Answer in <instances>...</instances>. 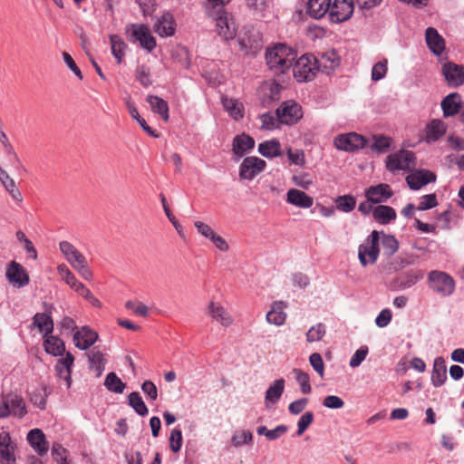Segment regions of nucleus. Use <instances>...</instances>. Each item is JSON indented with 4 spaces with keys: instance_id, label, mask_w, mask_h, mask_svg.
Listing matches in <instances>:
<instances>
[{
    "instance_id": "nucleus-1",
    "label": "nucleus",
    "mask_w": 464,
    "mask_h": 464,
    "mask_svg": "<svg viewBox=\"0 0 464 464\" xmlns=\"http://www.w3.org/2000/svg\"><path fill=\"white\" fill-rule=\"evenodd\" d=\"M230 0H206L207 16L215 24V32L225 41L232 40L237 35V25L233 16L225 6Z\"/></svg>"
},
{
    "instance_id": "nucleus-2",
    "label": "nucleus",
    "mask_w": 464,
    "mask_h": 464,
    "mask_svg": "<svg viewBox=\"0 0 464 464\" xmlns=\"http://www.w3.org/2000/svg\"><path fill=\"white\" fill-rule=\"evenodd\" d=\"M295 58V52L285 44H275L266 52V64L275 74L285 73L293 66Z\"/></svg>"
},
{
    "instance_id": "nucleus-3",
    "label": "nucleus",
    "mask_w": 464,
    "mask_h": 464,
    "mask_svg": "<svg viewBox=\"0 0 464 464\" xmlns=\"http://www.w3.org/2000/svg\"><path fill=\"white\" fill-rule=\"evenodd\" d=\"M26 414V404L20 394L8 392L0 398V419L8 416L23 419Z\"/></svg>"
},
{
    "instance_id": "nucleus-4",
    "label": "nucleus",
    "mask_w": 464,
    "mask_h": 464,
    "mask_svg": "<svg viewBox=\"0 0 464 464\" xmlns=\"http://www.w3.org/2000/svg\"><path fill=\"white\" fill-rule=\"evenodd\" d=\"M379 241V232L373 230L358 246V258L362 266L365 267L376 263L380 254Z\"/></svg>"
},
{
    "instance_id": "nucleus-5",
    "label": "nucleus",
    "mask_w": 464,
    "mask_h": 464,
    "mask_svg": "<svg viewBox=\"0 0 464 464\" xmlns=\"http://www.w3.org/2000/svg\"><path fill=\"white\" fill-rule=\"evenodd\" d=\"M428 286L441 296H449L455 290V281L445 272L432 270L428 275Z\"/></svg>"
},
{
    "instance_id": "nucleus-6",
    "label": "nucleus",
    "mask_w": 464,
    "mask_h": 464,
    "mask_svg": "<svg viewBox=\"0 0 464 464\" xmlns=\"http://www.w3.org/2000/svg\"><path fill=\"white\" fill-rule=\"evenodd\" d=\"M129 41L139 43L140 47L148 52H152L157 45L155 38L151 35L147 25L142 24H132L127 27Z\"/></svg>"
},
{
    "instance_id": "nucleus-7",
    "label": "nucleus",
    "mask_w": 464,
    "mask_h": 464,
    "mask_svg": "<svg viewBox=\"0 0 464 464\" xmlns=\"http://www.w3.org/2000/svg\"><path fill=\"white\" fill-rule=\"evenodd\" d=\"M317 71L316 58L309 54L302 55L293 65L294 76L299 82L313 80Z\"/></svg>"
},
{
    "instance_id": "nucleus-8",
    "label": "nucleus",
    "mask_w": 464,
    "mask_h": 464,
    "mask_svg": "<svg viewBox=\"0 0 464 464\" xmlns=\"http://www.w3.org/2000/svg\"><path fill=\"white\" fill-rule=\"evenodd\" d=\"M415 160L416 158L412 151L402 150L387 157L386 168L392 172L397 170L410 171L415 168Z\"/></svg>"
},
{
    "instance_id": "nucleus-9",
    "label": "nucleus",
    "mask_w": 464,
    "mask_h": 464,
    "mask_svg": "<svg viewBox=\"0 0 464 464\" xmlns=\"http://www.w3.org/2000/svg\"><path fill=\"white\" fill-rule=\"evenodd\" d=\"M276 114L280 123L292 125L303 117V111L301 105L297 102L286 101L276 109Z\"/></svg>"
},
{
    "instance_id": "nucleus-10",
    "label": "nucleus",
    "mask_w": 464,
    "mask_h": 464,
    "mask_svg": "<svg viewBox=\"0 0 464 464\" xmlns=\"http://www.w3.org/2000/svg\"><path fill=\"white\" fill-rule=\"evenodd\" d=\"M354 0H334L330 7L329 16L334 23H342L348 20L354 9Z\"/></svg>"
},
{
    "instance_id": "nucleus-11",
    "label": "nucleus",
    "mask_w": 464,
    "mask_h": 464,
    "mask_svg": "<svg viewBox=\"0 0 464 464\" xmlns=\"http://www.w3.org/2000/svg\"><path fill=\"white\" fill-rule=\"evenodd\" d=\"M266 163L257 157H246L239 168V177L242 179L252 180L266 169Z\"/></svg>"
},
{
    "instance_id": "nucleus-12",
    "label": "nucleus",
    "mask_w": 464,
    "mask_h": 464,
    "mask_svg": "<svg viewBox=\"0 0 464 464\" xmlns=\"http://www.w3.org/2000/svg\"><path fill=\"white\" fill-rule=\"evenodd\" d=\"M366 140L363 136L355 132L338 135L334 140L337 149L345 151H353L365 146Z\"/></svg>"
},
{
    "instance_id": "nucleus-13",
    "label": "nucleus",
    "mask_w": 464,
    "mask_h": 464,
    "mask_svg": "<svg viewBox=\"0 0 464 464\" xmlns=\"http://www.w3.org/2000/svg\"><path fill=\"white\" fill-rule=\"evenodd\" d=\"M5 276L10 284L18 287L26 285L30 281L28 273L15 261L8 264Z\"/></svg>"
},
{
    "instance_id": "nucleus-14",
    "label": "nucleus",
    "mask_w": 464,
    "mask_h": 464,
    "mask_svg": "<svg viewBox=\"0 0 464 464\" xmlns=\"http://www.w3.org/2000/svg\"><path fill=\"white\" fill-rule=\"evenodd\" d=\"M442 74L448 85L459 87L464 82V66L448 62L442 66Z\"/></svg>"
},
{
    "instance_id": "nucleus-15",
    "label": "nucleus",
    "mask_w": 464,
    "mask_h": 464,
    "mask_svg": "<svg viewBox=\"0 0 464 464\" xmlns=\"http://www.w3.org/2000/svg\"><path fill=\"white\" fill-rule=\"evenodd\" d=\"M436 175L428 169H418L412 171L406 177V181L411 189L417 190L423 186L434 182Z\"/></svg>"
},
{
    "instance_id": "nucleus-16",
    "label": "nucleus",
    "mask_w": 464,
    "mask_h": 464,
    "mask_svg": "<svg viewBox=\"0 0 464 464\" xmlns=\"http://www.w3.org/2000/svg\"><path fill=\"white\" fill-rule=\"evenodd\" d=\"M315 58L318 71L325 74H330L340 64V58L334 50H328Z\"/></svg>"
},
{
    "instance_id": "nucleus-17",
    "label": "nucleus",
    "mask_w": 464,
    "mask_h": 464,
    "mask_svg": "<svg viewBox=\"0 0 464 464\" xmlns=\"http://www.w3.org/2000/svg\"><path fill=\"white\" fill-rule=\"evenodd\" d=\"M97 339L98 334L88 326H83L73 334V343L81 350L89 349Z\"/></svg>"
},
{
    "instance_id": "nucleus-18",
    "label": "nucleus",
    "mask_w": 464,
    "mask_h": 464,
    "mask_svg": "<svg viewBox=\"0 0 464 464\" xmlns=\"http://www.w3.org/2000/svg\"><path fill=\"white\" fill-rule=\"evenodd\" d=\"M208 314L224 327L230 326L234 320L228 311L219 303L210 302L207 307Z\"/></svg>"
},
{
    "instance_id": "nucleus-19",
    "label": "nucleus",
    "mask_w": 464,
    "mask_h": 464,
    "mask_svg": "<svg viewBox=\"0 0 464 464\" xmlns=\"http://www.w3.org/2000/svg\"><path fill=\"white\" fill-rule=\"evenodd\" d=\"M393 192L388 184H379L371 186L365 190L366 198L374 204L387 201Z\"/></svg>"
},
{
    "instance_id": "nucleus-20",
    "label": "nucleus",
    "mask_w": 464,
    "mask_h": 464,
    "mask_svg": "<svg viewBox=\"0 0 464 464\" xmlns=\"http://www.w3.org/2000/svg\"><path fill=\"white\" fill-rule=\"evenodd\" d=\"M59 248L73 269L87 260L86 257L68 241L60 242Z\"/></svg>"
},
{
    "instance_id": "nucleus-21",
    "label": "nucleus",
    "mask_w": 464,
    "mask_h": 464,
    "mask_svg": "<svg viewBox=\"0 0 464 464\" xmlns=\"http://www.w3.org/2000/svg\"><path fill=\"white\" fill-rule=\"evenodd\" d=\"M29 444L40 456L47 453L49 443L46 440L45 435L40 429L31 430L26 437Z\"/></svg>"
},
{
    "instance_id": "nucleus-22",
    "label": "nucleus",
    "mask_w": 464,
    "mask_h": 464,
    "mask_svg": "<svg viewBox=\"0 0 464 464\" xmlns=\"http://www.w3.org/2000/svg\"><path fill=\"white\" fill-rule=\"evenodd\" d=\"M444 118L455 116L461 110V96L458 92H452L443 98L440 102Z\"/></svg>"
},
{
    "instance_id": "nucleus-23",
    "label": "nucleus",
    "mask_w": 464,
    "mask_h": 464,
    "mask_svg": "<svg viewBox=\"0 0 464 464\" xmlns=\"http://www.w3.org/2000/svg\"><path fill=\"white\" fill-rule=\"evenodd\" d=\"M446 131V123L441 120L433 119L426 125L424 140L428 143L435 142L444 136Z\"/></svg>"
},
{
    "instance_id": "nucleus-24",
    "label": "nucleus",
    "mask_w": 464,
    "mask_h": 464,
    "mask_svg": "<svg viewBox=\"0 0 464 464\" xmlns=\"http://www.w3.org/2000/svg\"><path fill=\"white\" fill-rule=\"evenodd\" d=\"M425 40L429 49L436 55H440L445 49V41L433 27H428L425 32Z\"/></svg>"
},
{
    "instance_id": "nucleus-25",
    "label": "nucleus",
    "mask_w": 464,
    "mask_h": 464,
    "mask_svg": "<svg viewBox=\"0 0 464 464\" xmlns=\"http://www.w3.org/2000/svg\"><path fill=\"white\" fill-rule=\"evenodd\" d=\"M286 307L287 304L285 302H274L271 309L266 314V321L269 324H273L278 326L283 325L286 319V314L284 311Z\"/></svg>"
},
{
    "instance_id": "nucleus-26",
    "label": "nucleus",
    "mask_w": 464,
    "mask_h": 464,
    "mask_svg": "<svg viewBox=\"0 0 464 464\" xmlns=\"http://www.w3.org/2000/svg\"><path fill=\"white\" fill-rule=\"evenodd\" d=\"M74 357L72 353H67L66 356L59 360L55 366L57 375L59 378L63 379L66 382L67 388H70L72 383V366L73 364Z\"/></svg>"
},
{
    "instance_id": "nucleus-27",
    "label": "nucleus",
    "mask_w": 464,
    "mask_h": 464,
    "mask_svg": "<svg viewBox=\"0 0 464 464\" xmlns=\"http://www.w3.org/2000/svg\"><path fill=\"white\" fill-rule=\"evenodd\" d=\"M286 201L294 206L308 208L312 207L314 203V199L312 197L305 194L304 191H301L296 188H291L287 191Z\"/></svg>"
},
{
    "instance_id": "nucleus-28",
    "label": "nucleus",
    "mask_w": 464,
    "mask_h": 464,
    "mask_svg": "<svg viewBox=\"0 0 464 464\" xmlns=\"http://www.w3.org/2000/svg\"><path fill=\"white\" fill-rule=\"evenodd\" d=\"M330 7L331 0H308L307 14L314 19H320L330 13Z\"/></svg>"
},
{
    "instance_id": "nucleus-29",
    "label": "nucleus",
    "mask_w": 464,
    "mask_h": 464,
    "mask_svg": "<svg viewBox=\"0 0 464 464\" xmlns=\"http://www.w3.org/2000/svg\"><path fill=\"white\" fill-rule=\"evenodd\" d=\"M155 32L161 37L171 36L175 33V23L170 14H164L154 25Z\"/></svg>"
},
{
    "instance_id": "nucleus-30",
    "label": "nucleus",
    "mask_w": 464,
    "mask_h": 464,
    "mask_svg": "<svg viewBox=\"0 0 464 464\" xmlns=\"http://www.w3.org/2000/svg\"><path fill=\"white\" fill-rule=\"evenodd\" d=\"M87 356L90 362V369L96 373L97 377H100L106 364L104 353L97 348H93L88 352Z\"/></svg>"
},
{
    "instance_id": "nucleus-31",
    "label": "nucleus",
    "mask_w": 464,
    "mask_h": 464,
    "mask_svg": "<svg viewBox=\"0 0 464 464\" xmlns=\"http://www.w3.org/2000/svg\"><path fill=\"white\" fill-rule=\"evenodd\" d=\"M254 147L255 140L247 134L237 135L233 140V152L238 156H243Z\"/></svg>"
},
{
    "instance_id": "nucleus-32",
    "label": "nucleus",
    "mask_w": 464,
    "mask_h": 464,
    "mask_svg": "<svg viewBox=\"0 0 464 464\" xmlns=\"http://www.w3.org/2000/svg\"><path fill=\"white\" fill-rule=\"evenodd\" d=\"M222 105L225 111L234 120L238 121L244 117V106L242 102H240L238 100L228 97H223Z\"/></svg>"
},
{
    "instance_id": "nucleus-33",
    "label": "nucleus",
    "mask_w": 464,
    "mask_h": 464,
    "mask_svg": "<svg viewBox=\"0 0 464 464\" xmlns=\"http://www.w3.org/2000/svg\"><path fill=\"white\" fill-rule=\"evenodd\" d=\"M447 379L446 362L443 358L438 357L433 363L431 382L434 386H441Z\"/></svg>"
},
{
    "instance_id": "nucleus-34",
    "label": "nucleus",
    "mask_w": 464,
    "mask_h": 464,
    "mask_svg": "<svg viewBox=\"0 0 464 464\" xmlns=\"http://www.w3.org/2000/svg\"><path fill=\"white\" fill-rule=\"evenodd\" d=\"M146 101L154 113L160 114L164 121H169V105L165 100L155 95H149Z\"/></svg>"
},
{
    "instance_id": "nucleus-35",
    "label": "nucleus",
    "mask_w": 464,
    "mask_h": 464,
    "mask_svg": "<svg viewBox=\"0 0 464 464\" xmlns=\"http://www.w3.org/2000/svg\"><path fill=\"white\" fill-rule=\"evenodd\" d=\"M372 216L377 222L388 224L396 218V212L390 206L379 205L373 208Z\"/></svg>"
},
{
    "instance_id": "nucleus-36",
    "label": "nucleus",
    "mask_w": 464,
    "mask_h": 464,
    "mask_svg": "<svg viewBox=\"0 0 464 464\" xmlns=\"http://www.w3.org/2000/svg\"><path fill=\"white\" fill-rule=\"evenodd\" d=\"M33 324L41 333L44 334V336L51 334L53 330V319L51 315L46 313L35 314L33 318Z\"/></svg>"
},
{
    "instance_id": "nucleus-37",
    "label": "nucleus",
    "mask_w": 464,
    "mask_h": 464,
    "mask_svg": "<svg viewBox=\"0 0 464 464\" xmlns=\"http://www.w3.org/2000/svg\"><path fill=\"white\" fill-rule=\"evenodd\" d=\"M0 180L11 197L15 201L22 202L23 197L20 190L16 188L14 180L2 168H0Z\"/></svg>"
},
{
    "instance_id": "nucleus-38",
    "label": "nucleus",
    "mask_w": 464,
    "mask_h": 464,
    "mask_svg": "<svg viewBox=\"0 0 464 464\" xmlns=\"http://www.w3.org/2000/svg\"><path fill=\"white\" fill-rule=\"evenodd\" d=\"M44 338V345L46 353L58 356L65 351L64 343L60 338L48 334Z\"/></svg>"
},
{
    "instance_id": "nucleus-39",
    "label": "nucleus",
    "mask_w": 464,
    "mask_h": 464,
    "mask_svg": "<svg viewBox=\"0 0 464 464\" xmlns=\"http://www.w3.org/2000/svg\"><path fill=\"white\" fill-rule=\"evenodd\" d=\"M258 151L266 158H275L281 153V144L277 140H266L258 145Z\"/></svg>"
},
{
    "instance_id": "nucleus-40",
    "label": "nucleus",
    "mask_w": 464,
    "mask_h": 464,
    "mask_svg": "<svg viewBox=\"0 0 464 464\" xmlns=\"http://www.w3.org/2000/svg\"><path fill=\"white\" fill-rule=\"evenodd\" d=\"M285 380H276L266 392V401L276 403L281 398L285 390Z\"/></svg>"
},
{
    "instance_id": "nucleus-41",
    "label": "nucleus",
    "mask_w": 464,
    "mask_h": 464,
    "mask_svg": "<svg viewBox=\"0 0 464 464\" xmlns=\"http://www.w3.org/2000/svg\"><path fill=\"white\" fill-rule=\"evenodd\" d=\"M129 405L140 416H146L149 410L138 392H132L128 396Z\"/></svg>"
},
{
    "instance_id": "nucleus-42",
    "label": "nucleus",
    "mask_w": 464,
    "mask_h": 464,
    "mask_svg": "<svg viewBox=\"0 0 464 464\" xmlns=\"http://www.w3.org/2000/svg\"><path fill=\"white\" fill-rule=\"evenodd\" d=\"M423 277V273L421 271H409L403 275H401L398 278L399 286L401 288H409L414 285L419 280Z\"/></svg>"
},
{
    "instance_id": "nucleus-43",
    "label": "nucleus",
    "mask_w": 464,
    "mask_h": 464,
    "mask_svg": "<svg viewBox=\"0 0 464 464\" xmlns=\"http://www.w3.org/2000/svg\"><path fill=\"white\" fill-rule=\"evenodd\" d=\"M110 41L111 46V53L113 56L116 58L118 63H121L124 57V50L126 48V44L122 41V39L116 34L111 35Z\"/></svg>"
},
{
    "instance_id": "nucleus-44",
    "label": "nucleus",
    "mask_w": 464,
    "mask_h": 464,
    "mask_svg": "<svg viewBox=\"0 0 464 464\" xmlns=\"http://www.w3.org/2000/svg\"><path fill=\"white\" fill-rule=\"evenodd\" d=\"M104 385L109 391L115 393H122L126 387V384L114 372L107 374Z\"/></svg>"
},
{
    "instance_id": "nucleus-45",
    "label": "nucleus",
    "mask_w": 464,
    "mask_h": 464,
    "mask_svg": "<svg viewBox=\"0 0 464 464\" xmlns=\"http://www.w3.org/2000/svg\"><path fill=\"white\" fill-rule=\"evenodd\" d=\"M57 272L61 279L73 290L76 288V285L81 283L65 264L59 265L57 266Z\"/></svg>"
},
{
    "instance_id": "nucleus-46",
    "label": "nucleus",
    "mask_w": 464,
    "mask_h": 464,
    "mask_svg": "<svg viewBox=\"0 0 464 464\" xmlns=\"http://www.w3.org/2000/svg\"><path fill=\"white\" fill-rule=\"evenodd\" d=\"M336 208L343 212H351L356 206V199L352 195L339 196L335 199Z\"/></svg>"
},
{
    "instance_id": "nucleus-47",
    "label": "nucleus",
    "mask_w": 464,
    "mask_h": 464,
    "mask_svg": "<svg viewBox=\"0 0 464 464\" xmlns=\"http://www.w3.org/2000/svg\"><path fill=\"white\" fill-rule=\"evenodd\" d=\"M293 373L296 382L299 383L301 392L304 394H308L311 392V384H310V377L308 373L304 372L301 369L295 368L293 370Z\"/></svg>"
},
{
    "instance_id": "nucleus-48",
    "label": "nucleus",
    "mask_w": 464,
    "mask_h": 464,
    "mask_svg": "<svg viewBox=\"0 0 464 464\" xmlns=\"http://www.w3.org/2000/svg\"><path fill=\"white\" fill-rule=\"evenodd\" d=\"M392 139L382 135L373 137L372 149L379 153L387 152L391 147Z\"/></svg>"
},
{
    "instance_id": "nucleus-49",
    "label": "nucleus",
    "mask_w": 464,
    "mask_h": 464,
    "mask_svg": "<svg viewBox=\"0 0 464 464\" xmlns=\"http://www.w3.org/2000/svg\"><path fill=\"white\" fill-rule=\"evenodd\" d=\"M325 332V325L322 323H319L308 330L306 333V340L309 343L320 341L324 336Z\"/></svg>"
},
{
    "instance_id": "nucleus-50",
    "label": "nucleus",
    "mask_w": 464,
    "mask_h": 464,
    "mask_svg": "<svg viewBox=\"0 0 464 464\" xmlns=\"http://www.w3.org/2000/svg\"><path fill=\"white\" fill-rule=\"evenodd\" d=\"M136 79L144 86L152 84L150 69L146 65H140L135 71Z\"/></svg>"
},
{
    "instance_id": "nucleus-51",
    "label": "nucleus",
    "mask_w": 464,
    "mask_h": 464,
    "mask_svg": "<svg viewBox=\"0 0 464 464\" xmlns=\"http://www.w3.org/2000/svg\"><path fill=\"white\" fill-rule=\"evenodd\" d=\"M388 71V61L382 59L376 63L372 69V80L374 82L380 81L386 75Z\"/></svg>"
},
{
    "instance_id": "nucleus-52",
    "label": "nucleus",
    "mask_w": 464,
    "mask_h": 464,
    "mask_svg": "<svg viewBox=\"0 0 464 464\" xmlns=\"http://www.w3.org/2000/svg\"><path fill=\"white\" fill-rule=\"evenodd\" d=\"M382 244L383 246L384 253L389 256H392L395 252H397L399 248V243L397 239L391 235H384L382 237Z\"/></svg>"
},
{
    "instance_id": "nucleus-53",
    "label": "nucleus",
    "mask_w": 464,
    "mask_h": 464,
    "mask_svg": "<svg viewBox=\"0 0 464 464\" xmlns=\"http://www.w3.org/2000/svg\"><path fill=\"white\" fill-rule=\"evenodd\" d=\"M169 440L170 450L175 453L179 452L183 441L181 430L178 428L173 429L170 432Z\"/></svg>"
},
{
    "instance_id": "nucleus-54",
    "label": "nucleus",
    "mask_w": 464,
    "mask_h": 464,
    "mask_svg": "<svg viewBox=\"0 0 464 464\" xmlns=\"http://www.w3.org/2000/svg\"><path fill=\"white\" fill-rule=\"evenodd\" d=\"M253 440V435L249 430H239L235 432L232 437V443L238 447L243 444H250Z\"/></svg>"
},
{
    "instance_id": "nucleus-55",
    "label": "nucleus",
    "mask_w": 464,
    "mask_h": 464,
    "mask_svg": "<svg viewBox=\"0 0 464 464\" xmlns=\"http://www.w3.org/2000/svg\"><path fill=\"white\" fill-rule=\"evenodd\" d=\"M160 201H161V204H162V207H163V209H164V212H165L166 216L168 217V218L171 222V224L174 226V227L177 230V232L180 236H182V234H183L182 233V227L180 226L179 221L176 219V218L172 215V212L170 211V209L169 208V205H168V202H167V199H166L165 196L163 194H160Z\"/></svg>"
},
{
    "instance_id": "nucleus-56",
    "label": "nucleus",
    "mask_w": 464,
    "mask_h": 464,
    "mask_svg": "<svg viewBox=\"0 0 464 464\" xmlns=\"http://www.w3.org/2000/svg\"><path fill=\"white\" fill-rule=\"evenodd\" d=\"M314 421V413L312 411H306L304 413L297 422V436H301L307 430V428Z\"/></svg>"
},
{
    "instance_id": "nucleus-57",
    "label": "nucleus",
    "mask_w": 464,
    "mask_h": 464,
    "mask_svg": "<svg viewBox=\"0 0 464 464\" xmlns=\"http://www.w3.org/2000/svg\"><path fill=\"white\" fill-rule=\"evenodd\" d=\"M2 446L4 449L0 450V464H13L15 460L13 446L9 443Z\"/></svg>"
},
{
    "instance_id": "nucleus-58",
    "label": "nucleus",
    "mask_w": 464,
    "mask_h": 464,
    "mask_svg": "<svg viewBox=\"0 0 464 464\" xmlns=\"http://www.w3.org/2000/svg\"><path fill=\"white\" fill-rule=\"evenodd\" d=\"M309 362L314 371L323 378L324 374V363L321 354L318 353H312L309 357Z\"/></svg>"
},
{
    "instance_id": "nucleus-59",
    "label": "nucleus",
    "mask_w": 464,
    "mask_h": 464,
    "mask_svg": "<svg viewBox=\"0 0 464 464\" xmlns=\"http://www.w3.org/2000/svg\"><path fill=\"white\" fill-rule=\"evenodd\" d=\"M367 354H368V347H366V346L361 347L352 356L349 365L352 368H355V367L359 366L365 360Z\"/></svg>"
},
{
    "instance_id": "nucleus-60",
    "label": "nucleus",
    "mask_w": 464,
    "mask_h": 464,
    "mask_svg": "<svg viewBox=\"0 0 464 464\" xmlns=\"http://www.w3.org/2000/svg\"><path fill=\"white\" fill-rule=\"evenodd\" d=\"M125 307L129 310H131L134 314L141 316H147L148 315V307L144 304L140 302H134V301H127L125 304Z\"/></svg>"
},
{
    "instance_id": "nucleus-61",
    "label": "nucleus",
    "mask_w": 464,
    "mask_h": 464,
    "mask_svg": "<svg viewBox=\"0 0 464 464\" xmlns=\"http://www.w3.org/2000/svg\"><path fill=\"white\" fill-rule=\"evenodd\" d=\"M437 206V198L435 194L424 195L420 198V205L417 207L418 210H426Z\"/></svg>"
},
{
    "instance_id": "nucleus-62",
    "label": "nucleus",
    "mask_w": 464,
    "mask_h": 464,
    "mask_svg": "<svg viewBox=\"0 0 464 464\" xmlns=\"http://www.w3.org/2000/svg\"><path fill=\"white\" fill-rule=\"evenodd\" d=\"M66 450L59 443H54L52 447V455L54 460L59 464H66Z\"/></svg>"
},
{
    "instance_id": "nucleus-63",
    "label": "nucleus",
    "mask_w": 464,
    "mask_h": 464,
    "mask_svg": "<svg viewBox=\"0 0 464 464\" xmlns=\"http://www.w3.org/2000/svg\"><path fill=\"white\" fill-rule=\"evenodd\" d=\"M31 402L39 409L44 410L46 407V394L42 391L36 390L30 395Z\"/></svg>"
},
{
    "instance_id": "nucleus-64",
    "label": "nucleus",
    "mask_w": 464,
    "mask_h": 464,
    "mask_svg": "<svg viewBox=\"0 0 464 464\" xmlns=\"http://www.w3.org/2000/svg\"><path fill=\"white\" fill-rule=\"evenodd\" d=\"M323 405L329 409H341L344 405V401L338 396L329 395L323 401Z\"/></svg>"
}]
</instances>
